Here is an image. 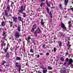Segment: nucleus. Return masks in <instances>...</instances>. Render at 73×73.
<instances>
[{
	"instance_id": "obj_18",
	"label": "nucleus",
	"mask_w": 73,
	"mask_h": 73,
	"mask_svg": "<svg viewBox=\"0 0 73 73\" xmlns=\"http://www.w3.org/2000/svg\"><path fill=\"white\" fill-rule=\"evenodd\" d=\"M21 58L19 56H17V59H16V61H21Z\"/></svg>"
},
{
	"instance_id": "obj_61",
	"label": "nucleus",
	"mask_w": 73,
	"mask_h": 73,
	"mask_svg": "<svg viewBox=\"0 0 73 73\" xmlns=\"http://www.w3.org/2000/svg\"><path fill=\"white\" fill-rule=\"evenodd\" d=\"M9 66V64H7L6 65V66Z\"/></svg>"
},
{
	"instance_id": "obj_29",
	"label": "nucleus",
	"mask_w": 73,
	"mask_h": 73,
	"mask_svg": "<svg viewBox=\"0 0 73 73\" xmlns=\"http://www.w3.org/2000/svg\"><path fill=\"white\" fill-rule=\"evenodd\" d=\"M48 69H49V70H52L53 68L52 67H50V66H48V67L47 68Z\"/></svg>"
},
{
	"instance_id": "obj_55",
	"label": "nucleus",
	"mask_w": 73,
	"mask_h": 73,
	"mask_svg": "<svg viewBox=\"0 0 73 73\" xmlns=\"http://www.w3.org/2000/svg\"><path fill=\"white\" fill-rule=\"evenodd\" d=\"M36 56L37 57V58H40V55L38 54V55H36Z\"/></svg>"
},
{
	"instance_id": "obj_37",
	"label": "nucleus",
	"mask_w": 73,
	"mask_h": 73,
	"mask_svg": "<svg viewBox=\"0 0 73 73\" xmlns=\"http://www.w3.org/2000/svg\"><path fill=\"white\" fill-rule=\"evenodd\" d=\"M59 8L60 9H62V4H60Z\"/></svg>"
},
{
	"instance_id": "obj_31",
	"label": "nucleus",
	"mask_w": 73,
	"mask_h": 73,
	"mask_svg": "<svg viewBox=\"0 0 73 73\" xmlns=\"http://www.w3.org/2000/svg\"><path fill=\"white\" fill-rule=\"evenodd\" d=\"M46 9H47V13H50V12H49V8L47 7L46 8Z\"/></svg>"
},
{
	"instance_id": "obj_40",
	"label": "nucleus",
	"mask_w": 73,
	"mask_h": 73,
	"mask_svg": "<svg viewBox=\"0 0 73 73\" xmlns=\"http://www.w3.org/2000/svg\"><path fill=\"white\" fill-rule=\"evenodd\" d=\"M30 52H31V53H34V51H33V49H31L30 50Z\"/></svg>"
},
{
	"instance_id": "obj_60",
	"label": "nucleus",
	"mask_w": 73,
	"mask_h": 73,
	"mask_svg": "<svg viewBox=\"0 0 73 73\" xmlns=\"http://www.w3.org/2000/svg\"><path fill=\"white\" fill-rule=\"evenodd\" d=\"M10 0H7V3L8 4H9V1Z\"/></svg>"
},
{
	"instance_id": "obj_15",
	"label": "nucleus",
	"mask_w": 73,
	"mask_h": 73,
	"mask_svg": "<svg viewBox=\"0 0 73 73\" xmlns=\"http://www.w3.org/2000/svg\"><path fill=\"white\" fill-rule=\"evenodd\" d=\"M9 22L10 24V27H11V28L12 27V25H13V23L12 21H9Z\"/></svg>"
},
{
	"instance_id": "obj_48",
	"label": "nucleus",
	"mask_w": 73,
	"mask_h": 73,
	"mask_svg": "<svg viewBox=\"0 0 73 73\" xmlns=\"http://www.w3.org/2000/svg\"><path fill=\"white\" fill-rule=\"evenodd\" d=\"M9 56H11V55H13V54L11 52H10L9 53Z\"/></svg>"
},
{
	"instance_id": "obj_36",
	"label": "nucleus",
	"mask_w": 73,
	"mask_h": 73,
	"mask_svg": "<svg viewBox=\"0 0 73 73\" xmlns=\"http://www.w3.org/2000/svg\"><path fill=\"white\" fill-rule=\"evenodd\" d=\"M31 32H35V29H33V28H32L31 29Z\"/></svg>"
},
{
	"instance_id": "obj_7",
	"label": "nucleus",
	"mask_w": 73,
	"mask_h": 73,
	"mask_svg": "<svg viewBox=\"0 0 73 73\" xmlns=\"http://www.w3.org/2000/svg\"><path fill=\"white\" fill-rule=\"evenodd\" d=\"M37 29V30H35L36 32L38 34L41 33V31L40 29L39 28V27H38Z\"/></svg>"
},
{
	"instance_id": "obj_35",
	"label": "nucleus",
	"mask_w": 73,
	"mask_h": 73,
	"mask_svg": "<svg viewBox=\"0 0 73 73\" xmlns=\"http://www.w3.org/2000/svg\"><path fill=\"white\" fill-rule=\"evenodd\" d=\"M4 42H2V44H1V48L2 49L3 46H4Z\"/></svg>"
},
{
	"instance_id": "obj_62",
	"label": "nucleus",
	"mask_w": 73,
	"mask_h": 73,
	"mask_svg": "<svg viewBox=\"0 0 73 73\" xmlns=\"http://www.w3.org/2000/svg\"><path fill=\"white\" fill-rule=\"evenodd\" d=\"M43 55V54L42 53H40V56H42Z\"/></svg>"
},
{
	"instance_id": "obj_32",
	"label": "nucleus",
	"mask_w": 73,
	"mask_h": 73,
	"mask_svg": "<svg viewBox=\"0 0 73 73\" xmlns=\"http://www.w3.org/2000/svg\"><path fill=\"white\" fill-rule=\"evenodd\" d=\"M56 51L57 49H56V47H54L53 49L54 52V53H55V52H56Z\"/></svg>"
},
{
	"instance_id": "obj_46",
	"label": "nucleus",
	"mask_w": 73,
	"mask_h": 73,
	"mask_svg": "<svg viewBox=\"0 0 73 73\" xmlns=\"http://www.w3.org/2000/svg\"><path fill=\"white\" fill-rule=\"evenodd\" d=\"M10 40H14V38H13V37H10L9 38Z\"/></svg>"
},
{
	"instance_id": "obj_13",
	"label": "nucleus",
	"mask_w": 73,
	"mask_h": 73,
	"mask_svg": "<svg viewBox=\"0 0 73 73\" xmlns=\"http://www.w3.org/2000/svg\"><path fill=\"white\" fill-rule=\"evenodd\" d=\"M33 42L34 43V45H36V41H35V39L34 37H33L32 39H31Z\"/></svg>"
},
{
	"instance_id": "obj_33",
	"label": "nucleus",
	"mask_w": 73,
	"mask_h": 73,
	"mask_svg": "<svg viewBox=\"0 0 73 73\" xmlns=\"http://www.w3.org/2000/svg\"><path fill=\"white\" fill-rule=\"evenodd\" d=\"M65 27V25H64V23H61V27L62 28H63V27Z\"/></svg>"
},
{
	"instance_id": "obj_19",
	"label": "nucleus",
	"mask_w": 73,
	"mask_h": 73,
	"mask_svg": "<svg viewBox=\"0 0 73 73\" xmlns=\"http://www.w3.org/2000/svg\"><path fill=\"white\" fill-rule=\"evenodd\" d=\"M44 20L43 19H42L41 20V24L42 25H44Z\"/></svg>"
},
{
	"instance_id": "obj_25",
	"label": "nucleus",
	"mask_w": 73,
	"mask_h": 73,
	"mask_svg": "<svg viewBox=\"0 0 73 73\" xmlns=\"http://www.w3.org/2000/svg\"><path fill=\"white\" fill-rule=\"evenodd\" d=\"M37 27V25L35 24L33 27V28L34 29H36V27Z\"/></svg>"
},
{
	"instance_id": "obj_58",
	"label": "nucleus",
	"mask_w": 73,
	"mask_h": 73,
	"mask_svg": "<svg viewBox=\"0 0 73 73\" xmlns=\"http://www.w3.org/2000/svg\"><path fill=\"white\" fill-rule=\"evenodd\" d=\"M71 24V22L70 21H69L68 23V25L69 24Z\"/></svg>"
},
{
	"instance_id": "obj_14",
	"label": "nucleus",
	"mask_w": 73,
	"mask_h": 73,
	"mask_svg": "<svg viewBox=\"0 0 73 73\" xmlns=\"http://www.w3.org/2000/svg\"><path fill=\"white\" fill-rule=\"evenodd\" d=\"M58 44H59V46L60 47H61L62 46V42L60 41H58Z\"/></svg>"
},
{
	"instance_id": "obj_57",
	"label": "nucleus",
	"mask_w": 73,
	"mask_h": 73,
	"mask_svg": "<svg viewBox=\"0 0 73 73\" xmlns=\"http://www.w3.org/2000/svg\"><path fill=\"white\" fill-rule=\"evenodd\" d=\"M30 55L31 56H33V57H34V55L33 54H30Z\"/></svg>"
},
{
	"instance_id": "obj_47",
	"label": "nucleus",
	"mask_w": 73,
	"mask_h": 73,
	"mask_svg": "<svg viewBox=\"0 0 73 73\" xmlns=\"http://www.w3.org/2000/svg\"><path fill=\"white\" fill-rule=\"evenodd\" d=\"M49 52H47L46 54V55L47 56H49Z\"/></svg>"
},
{
	"instance_id": "obj_34",
	"label": "nucleus",
	"mask_w": 73,
	"mask_h": 73,
	"mask_svg": "<svg viewBox=\"0 0 73 73\" xmlns=\"http://www.w3.org/2000/svg\"><path fill=\"white\" fill-rule=\"evenodd\" d=\"M37 33L36 31H35L34 32V35L35 36H37Z\"/></svg>"
},
{
	"instance_id": "obj_8",
	"label": "nucleus",
	"mask_w": 73,
	"mask_h": 73,
	"mask_svg": "<svg viewBox=\"0 0 73 73\" xmlns=\"http://www.w3.org/2000/svg\"><path fill=\"white\" fill-rule=\"evenodd\" d=\"M73 62V59L71 58H70L68 62V65H70V64H72Z\"/></svg>"
},
{
	"instance_id": "obj_20",
	"label": "nucleus",
	"mask_w": 73,
	"mask_h": 73,
	"mask_svg": "<svg viewBox=\"0 0 73 73\" xmlns=\"http://www.w3.org/2000/svg\"><path fill=\"white\" fill-rule=\"evenodd\" d=\"M63 70H62V72H66V69L65 67H63L62 68Z\"/></svg>"
},
{
	"instance_id": "obj_10",
	"label": "nucleus",
	"mask_w": 73,
	"mask_h": 73,
	"mask_svg": "<svg viewBox=\"0 0 73 73\" xmlns=\"http://www.w3.org/2000/svg\"><path fill=\"white\" fill-rule=\"evenodd\" d=\"M41 68L42 69H44L43 70L42 72L43 73H46L47 72V69H46V68H42V67H41Z\"/></svg>"
},
{
	"instance_id": "obj_6",
	"label": "nucleus",
	"mask_w": 73,
	"mask_h": 73,
	"mask_svg": "<svg viewBox=\"0 0 73 73\" xmlns=\"http://www.w3.org/2000/svg\"><path fill=\"white\" fill-rule=\"evenodd\" d=\"M4 31H3V34H2L3 36L4 37H6L7 36V35L6 34V32H7V29H5Z\"/></svg>"
},
{
	"instance_id": "obj_54",
	"label": "nucleus",
	"mask_w": 73,
	"mask_h": 73,
	"mask_svg": "<svg viewBox=\"0 0 73 73\" xmlns=\"http://www.w3.org/2000/svg\"><path fill=\"white\" fill-rule=\"evenodd\" d=\"M3 39L5 40V41H7V39H5V37H4Z\"/></svg>"
},
{
	"instance_id": "obj_30",
	"label": "nucleus",
	"mask_w": 73,
	"mask_h": 73,
	"mask_svg": "<svg viewBox=\"0 0 73 73\" xmlns=\"http://www.w3.org/2000/svg\"><path fill=\"white\" fill-rule=\"evenodd\" d=\"M42 47L43 49H46V48L45 47V44H43L42 45Z\"/></svg>"
},
{
	"instance_id": "obj_5",
	"label": "nucleus",
	"mask_w": 73,
	"mask_h": 73,
	"mask_svg": "<svg viewBox=\"0 0 73 73\" xmlns=\"http://www.w3.org/2000/svg\"><path fill=\"white\" fill-rule=\"evenodd\" d=\"M49 15H50V17L51 18V19H50V23H52V17H53V15H52V12H50Z\"/></svg>"
},
{
	"instance_id": "obj_9",
	"label": "nucleus",
	"mask_w": 73,
	"mask_h": 73,
	"mask_svg": "<svg viewBox=\"0 0 73 73\" xmlns=\"http://www.w3.org/2000/svg\"><path fill=\"white\" fill-rule=\"evenodd\" d=\"M6 23H7V22L6 21H2L1 23V25L2 27H5V25H6Z\"/></svg>"
},
{
	"instance_id": "obj_43",
	"label": "nucleus",
	"mask_w": 73,
	"mask_h": 73,
	"mask_svg": "<svg viewBox=\"0 0 73 73\" xmlns=\"http://www.w3.org/2000/svg\"><path fill=\"white\" fill-rule=\"evenodd\" d=\"M11 2V7H12V5H13V4H14V3H13V2L12 1H10Z\"/></svg>"
},
{
	"instance_id": "obj_44",
	"label": "nucleus",
	"mask_w": 73,
	"mask_h": 73,
	"mask_svg": "<svg viewBox=\"0 0 73 73\" xmlns=\"http://www.w3.org/2000/svg\"><path fill=\"white\" fill-rule=\"evenodd\" d=\"M69 58H67L66 59V62H68V61H69Z\"/></svg>"
},
{
	"instance_id": "obj_49",
	"label": "nucleus",
	"mask_w": 73,
	"mask_h": 73,
	"mask_svg": "<svg viewBox=\"0 0 73 73\" xmlns=\"http://www.w3.org/2000/svg\"><path fill=\"white\" fill-rule=\"evenodd\" d=\"M61 33V34H60V36H63V37H64V35L63 34L61 33Z\"/></svg>"
},
{
	"instance_id": "obj_64",
	"label": "nucleus",
	"mask_w": 73,
	"mask_h": 73,
	"mask_svg": "<svg viewBox=\"0 0 73 73\" xmlns=\"http://www.w3.org/2000/svg\"><path fill=\"white\" fill-rule=\"evenodd\" d=\"M60 73H66V72H64L63 71H62V72H60Z\"/></svg>"
},
{
	"instance_id": "obj_17",
	"label": "nucleus",
	"mask_w": 73,
	"mask_h": 73,
	"mask_svg": "<svg viewBox=\"0 0 73 73\" xmlns=\"http://www.w3.org/2000/svg\"><path fill=\"white\" fill-rule=\"evenodd\" d=\"M9 52H7L6 54L5 55V57H7V58H9Z\"/></svg>"
},
{
	"instance_id": "obj_27",
	"label": "nucleus",
	"mask_w": 73,
	"mask_h": 73,
	"mask_svg": "<svg viewBox=\"0 0 73 73\" xmlns=\"http://www.w3.org/2000/svg\"><path fill=\"white\" fill-rule=\"evenodd\" d=\"M68 25V28L69 30H70V29H71V27H72V25L71 24H69V25Z\"/></svg>"
},
{
	"instance_id": "obj_63",
	"label": "nucleus",
	"mask_w": 73,
	"mask_h": 73,
	"mask_svg": "<svg viewBox=\"0 0 73 73\" xmlns=\"http://www.w3.org/2000/svg\"><path fill=\"white\" fill-rule=\"evenodd\" d=\"M49 73H52V71H49Z\"/></svg>"
},
{
	"instance_id": "obj_51",
	"label": "nucleus",
	"mask_w": 73,
	"mask_h": 73,
	"mask_svg": "<svg viewBox=\"0 0 73 73\" xmlns=\"http://www.w3.org/2000/svg\"><path fill=\"white\" fill-rule=\"evenodd\" d=\"M27 38L29 40H30L31 39H32V38H31L30 37H28Z\"/></svg>"
},
{
	"instance_id": "obj_3",
	"label": "nucleus",
	"mask_w": 73,
	"mask_h": 73,
	"mask_svg": "<svg viewBox=\"0 0 73 73\" xmlns=\"http://www.w3.org/2000/svg\"><path fill=\"white\" fill-rule=\"evenodd\" d=\"M15 66L16 67H19L18 68V72L19 73H20V70H21V64H20L19 65V64L17 62H15Z\"/></svg>"
},
{
	"instance_id": "obj_1",
	"label": "nucleus",
	"mask_w": 73,
	"mask_h": 73,
	"mask_svg": "<svg viewBox=\"0 0 73 73\" xmlns=\"http://www.w3.org/2000/svg\"><path fill=\"white\" fill-rule=\"evenodd\" d=\"M18 12L19 13H22L23 14V17H25L27 16V14L23 12V5L21 6L20 9H19Z\"/></svg>"
},
{
	"instance_id": "obj_38",
	"label": "nucleus",
	"mask_w": 73,
	"mask_h": 73,
	"mask_svg": "<svg viewBox=\"0 0 73 73\" xmlns=\"http://www.w3.org/2000/svg\"><path fill=\"white\" fill-rule=\"evenodd\" d=\"M62 28L63 29L64 31H65V30L66 31V27H65V26L62 27Z\"/></svg>"
},
{
	"instance_id": "obj_12",
	"label": "nucleus",
	"mask_w": 73,
	"mask_h": 73,
	"mask_svg": "<svg viewBox=\"0 0 73 73\" xmlns=\"http://www.w3.org/2000/svg\"><path fill=\"white\" fill-rule=\"evenodd\" d=\"M13 21H14V22L15 23L17 21L18 19L17 18V17H13Z\"/></svg>"
},
{
	"instance_id": "obj_56",
	"label": "nucleus",
	"mask_w": 73,
	"mask_h": 73,
	"mask_svg": "<svg viewBox=\"0 0 73 73\" xmlns=\"http://www.w3.org/2000/svg\"><path fill=\"white\" fill-rule=\"evenodd\" d=\"M72 46L70 44H69L68 45V48H70V47H71V46Z\"/></svg>"
},
{
	"instance_id": "obj_24",
	"label": "nucleus",
	"mask_w": 73,
	"mask_h": 73,
	"mask_svg": "<svg viewBox=\"0 0 73 73\" xmlns=\"http://www.w3.org/2000/svg\"><path fill=\"white\" fill-rule=\"evenodd\" d=\"M68 2V0H64V4L65 5H66Z\"/></svg>"
},
{
	"instance_id": "obj_4",
	"label": "nucleus",
	"mask_w": 73,
	"mask_h": 73,
	"mask_svg": "<svg viewBox=\"0 0 73 73\" xmlns=\"http://www.w3.org/2000/svg\"><path fill=\"white\" fill-rule=\"evenodd\" d=\"M9 43H8L7 44V46L6 48H5V49H3L4 52L5 53H7V52H8V47L9 46Z\"/></svg>"
},
{
	"instance_id": "obj_45",
	"label": "nucleus",
	"mask_w": 73,
	"mask_h": 73,
	"mask_svg": "<svg viewBox=\"0 0 73 73\" xmlns=\"http://www.w3.org/2000/svg\"><path fill=\"white\" fill-rule=\"evenodd\" d=\"M25 39L26 40H27V44L28 43V42H29V40H28V39L27 38H26L25 37Z\"/></svg>"
},
{
	"instance_id": "obj_59",
	"label": "nucleus",
	"mask_w": 73,
	"mask_h": 73,
	"mask_svg": "<svg viewBox=\"0 0 73 73\" xmlns=\"http://www.w3.org/2000/svg\"><path fill=\"white\" fill-rule=\"evenodd\" d=\"M38 73H43L42 72L38 71Z\"/></svg>"
},
{
	"instance_id": "obj_16",
	"label": "nucleus",
	"mask_w": 73,
	"mask_h": 73,
	"mask_svg": "<svg viewBox=\"0 0 73 73\" xmlns=\"http://www.w3.org/2000/svg\"><path fill=\"white\" fill-rule=\"evenodd\" d=\"M51 4H52V2L50 1H49L48 2H47V5L48 7H50V5H51Z\"/></svg>"
},
{
	"instance_id": "obj_41",
	"label": "nucleus",
	"mask_w": 73,
	"mask_h": 73,
	"mask_svg": "<svg viewBox=\"0 0 73 73\" xmlns=\"http://www.w3.org/2000/svg\"><path fill=\"white\" fill-rule=\"evenodd\" d=\"M13 72H14L15 73H17V71H16V69H13Z\"/></svg>"
},
{
	"instance_id": "obj_11",
	"label": "nucleus",
	"mask_w": 73,
	"mask_h": 73,
	"mask_svg": "<svg viewBox=\"0 0 73 73\" xmlns=\"http://www.w3.org/2000/svg\"><path fill=\"white\" fill-rule=\"evenodd\" d=\"M15 37H19L20 36V33L17 31H16L15 33Z\"/></svg>"
},
{
	"instance_id": "obj_39",
	"label": "nucleus",
	"mask_w": 73,
	"mask_h": 73,
	"mask_svg": "<svg viewBox=\"0 0 73 73\" xmlns=\"http://www.w3.org/2000/svg\"><path fill=\"white\" fill-rule=\"evenodd\" d=\"M60 60L62 61H64V58H63V57H60Z\"/></svg>"
},
{
	"instance_id": "obj_21",
	"label": "nucleus",
	"mask_w": 73,
	"mask_h": 73,
	"mask_svg": "<svg viewBox=\"0 0 73 73\" xmlns=\"http://www.w3.org/2000/svg\"><path fill=\"white\" fill-rule=\"evenodd\" d=\"M11 7V6L10 5H8L7 6V9L8 11H10V7Z\"/></svg>"
},
{
	"instance_id": "obj_42",
	"label": "nucleus",
	"mask_w": 73,
	"mask_h": 73,
	"mask_svg": "<svg viewBox=\"0 0 73 73\" xmlns=\"http://www.w3.org/2000/svg\"><path fill=\"white\" fill-rule=\"evenodd\" d=\"M64 54H66L65 55L66 57L69 54L68 52H66L64 53Z\"/></svg>"
},
{
	"instance_id": "obj_52",
	"label": "nucleus",
	"mask_w": 73,
	"mask_h": 73,
	"mask_svg": "<svg viewBox=\"0 0 73 73\" xmlns=\"http://www.w3.org/2000/svg\"><path fill=\"white\" fill-rule=\"evenodd\" d=\"M66 62H64V64L63 65V66H66Z\"/></svg>"
},
{
	"instance_id": "obj_26",
	"label": "nucleus",
	"mask_w": 73,
	"mask_h": 73,
	"mask_svg": "<svg viewBox=\"0 0 73 73\" xmlns=\"http://www.w3.org/2000/svg\"><path fill=\"white\" fill-rule=\"evenodd\" d=\"M18 32L21 31V27L20 26H18Z\"/></svg>"
},
{
	"instance_id": "obj_2",
	"label": "nucleus",
	"mask_w": 73,
	"mask_h": 73,
	"mask_svg": "<svg viewBox=\"0 0 73 73\" xmlns=\"http://www.w3.org/2000/svg\"><path fill=\"white\" fill-rule=\"evenodd\" d=\"M4 16L3 17V19H4L5 20V18L6 19H8V17L9 15H8V12L7 10H5L4 11Z\"/></svg>"
},
{
	"instance_id": "obj_50",
	"label": "nucleus",
	"mask_w": 73,
	"mask_h": 73,
	"mask_svg": "<svg viewBox=\"0 0 73 73\" xmlns=\"http://www.w3.org/2000/svg\"><path fill=\"white\" fill-rule=\"evenodd\" d=\"M68 44H67L66 46H68V45H69V41H67Z\"/></svg>"
},
{
	"instance_id": "obj_22",
	"label": "nucleus",
	"mask_w": 73,
	"mask_h": 73,
	"mask_svg": "<svg viewBox=\"0 0 73 73\" xmlns=\"http://www.w3.org/2000/svg\"><path fill=\"white\" fill-rule=\"evenodd\" d=\"M18 19L19 21H23V20H22V17H21L19 16L18 17Z\"/></svg>"
},
{
	"instance_id": "obj_53",
	"label": "nucleus",
	"mask_w": 73,
	"mask_h": 73,
	"mask_svg": "<svg viewBox=\"0 0 73 73\" xmlns=\"http://www.w3.org/2000/svg\"><path fill=\"white\" fill-rule=\"evenodd\" d=\"M10 50H11V51L12 52H13V50H13V48L12 47H11L10 48Z\"/></svg>"
},
{
	"instance_id": "obj_23",
	"label": "nucleus",
	"mask_w": 73,
	"mask_h": 73,
	"mask_svg": "<svg viewBox=\"0 0 73 73\" xmlns=\"http://www.w3.org/2000/svg\"><path fill=\"white\" fill-rule=\"evenodd\" d=\"M44 5L45 3L44 2H41L40 4V7H42V6H44Z\"/></svg>"
},
{
	"instance_id": "obj_28",
	"label": "nucleus",
	"mask_w": 73,
	"mask_h": 73,
	"mask_svg": "<svg viewBox=\"0 0 73 73\" xmlns=\"http://www.w3.org/2000/svg\"><path fill=\"white\" fill-rule=\"evenodd\" d=\"M6 62V61H3L1 63V65H4V64Z\"/></svg>"
}]
</instances>
